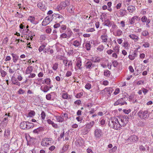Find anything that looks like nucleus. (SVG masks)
I'll list each match as a JSON object with an SVG mask.
<instances>
[{
    "label": "nucleus",
    "instance_id": "obj_1",
    "mask_svg": "<svg viewBox=\"0 0 153 153\" xmlns=\"http://www.w3.org/2000/svg\"><path fill=\"white\" fill-rule=\"evenodd\" d=\"M108 125L111 128L116 130L120 129L119 120L116 117H114L110 120Z\"/></svg>",
    "mask_w": 153,
    "mask_h": 153
},
{
    "label": "nucleus",
    "instance_id": "obj_2",
    "mask_svg": "<svg viewBox=\"0 0 153 153\" xmlns=\"http://www.w3.org/2000/svg\"><path fill=\"white\" fill-rule=\"evenodd\" d=\"M53 140L51 138H43L41 142V145L44 147H47L51 144Z\"/></svg>",
    "mask_w": 153,
    "mask_h": 153
},
{
    "label": "nucleus",
    "instance_id": "obj_3",
    "mask_svg": "<svg viewBox=\"0 0 153 153\" xmlns=\"http://www.w3.org/2000/svg\"><path fill=\"white\" fill-rule=\"evenodd\" d=\"M137 115L141 119L144 120L149 117V113L147 111L140 110L137 113Z\"/></svg>",
    "mask_w": 153,
    "mask_h": 153
},
{
    "label": "nucleus",
    "instance_id": "obj_4",
    "mask_svg": "<svg viewBox=\"0 0 153 153\" xmlns=\"http://www.w3.org/2000/svg\"><path fill=\"white\" fill-rule=\"evenodd\" d=\"M52 17H53V19H55L56 23H62L64 19L63 16L59 14L53 15Z\"/></svg>",
    "mask_w": 153,
    "mask_h": 153
},
{
    "label": "nucleus",
    "instance_id": "obj_5",
    "mask_svg": "<svg viewBox=\"0 0 153 153\" xmlns=\"http://www.w3.org/2000/svg\"><path fill=\"white\" fill-rule=\"evenodd\" d=\"M128 100V98L127 97H124L118 100L114 104V105H123L125 104L127 105V103L126 102Z\"/></svg>",
    "mask_w": 153,
    "mask_h": 153
},
{
    "label": "nucleus",
    "instance_id": "obj_6",
    "mask_svg": "<svg viewBox=\"0 0 153 153\" xmlns=\"http://www.w3.org/2000/svg\"><path fill=\"white\" fill-rule=\"evenodd\" d=\"M70 2L68 0H65L64 1L61 2L59 5L57 6V8L58 11L62 9H64L65 8L70 4Z\"/></svg>",
    "mask_w": 153,
    "mask_h": 153
},
{
    "label": "nucleus",
    "instance_id": "obj_7",
    "mask_svg": "<svg viewBox=\"0 0 153 153\" xmlns=\"http://www.w3.org/2000/svg\"><path fill=\"white\" fill-rule=\"evenodd\" d=\"M127 117H122L119 118V124L120 127L122 126H124L127 124L128 122Z\"/></svg>",
    "mask_w": 153,
    "mask_h": 153
},
{
    "label": "nucleus",
    "instance_id": "obj_8",
    "mask_svg": "<svg viewBox=\"0 0 153 153\" xmlns=\"http://www.w3.org/2000/svg\"><path fill=\"white\" fill-rule=\"evenodd\" d=\"M74 40V38H73L71 40V41H72L71 43L72 45L76 48H80L82 43L81 40L78 39L74 40Z\"/></svg>",
    "mask_w": 153,
    "mask_h": 153
},
{
    "label": "nucleus",
    "instance_id": "obj_9",
    "mask_svg": "<svg viewBox=\"0 0 153 153\" xmlns=\"http://www.w3.org/2000/svg\"><path fill=\"white\" fill-rule=\"evenodd\" d=\"M102 130L99 128L96 129L94 131V136L96 138H100L102 135Z\"/></svg>",
    "mask_w": 153,
    "mask_h": 153
},
{
    "label": "nucleus",
    "instance_id": "obj_10",
    "mask_svg": "<svg viewBox=\"0 0 153 153\" xmlns=\"http://www.w3.org/2000/svg\"><path fill=\"white\" fill-rule=\"evenodd\" d=\"M137 19L140 20V17L137 16H134L129 20V23L131 25H134Z\"/></svg>",
    "mask_w": 153,
    "mask_h": 153
},
{
    "label": "nucleus",
    "instance_id": "obj_11",
    "mask_svg": "<svg viewBox=\"0 0 153 153\" xmlns=\"http://www.w3.org/2000/svg\"><path fill=\"white\" fill-rule=\"evenodd\" d=\"M138 138L137 136L135 135H131L128 138V140H130L131 143H134L137 142L138 140Z\"/></svg>",
    "mask_w": 153,
    "mask_h": 153
},
{
    "label": "nucleus",
    "instance_id": "obj_12",
    "mask_svg": "<svg viewBox=\"0 0 153 153\" xmlns=\"http://www.w3.org/2000/svg\"><path fill=\"white\" fill-rule=\"evenodd\" d=\"M95 65L92 62L89 61L87 62L85 64V67L86 69H91L95 66Z\"/></svg>",
    "mask_w": 153,
    "mask_h": 153
},
{
    "label": "nucleus",
    "instance_id": "obj_13",
    "mask_svg": "<svg viewBox=\"0 0 153 153\" xmlns=\"http://www.w3.org/2000/svg\"><path fill=\"white\" fill-rule=\"evenodd\" d=\"M100 39H101V42L104 44H107L108 43V36L107 35H101L100 36Z\"/></svg>",
    "mask_w": 153,
    "mask_h": 153
},
{
    "label": "nucleus",
    "instance_id": "obj_14",
    "mask_svg": "<svg viewBox=\"0 0 153 153\" xmlns=\"http://www.w3.org/2000/svg\"><path fill=\"white\" fill-rule=\"evenodd\" d=\"M51 19L49 16L46 17L43 20L42 22V25L43 26H45L50 23Z\"/></svg>",
    "mask_w": 153,
    "mask_h": 153
},
{
    "label": "nucleus",
    "instance_id": "obj_15",
    "mask_svg": "<svg viewBox=\"0 0 153 153\" xmlns=\"http://www.w3.org/2000/svg\"><path fill=\"white\" fill-rule=\"evenodd\" d=\"M84 140L82 138H79L77 140L76 144L77 146H82L84 144Z\"/></svg>",
    "mask_w": 153,
    "mask_h": 153
},
{
    "label": "nucleus",
    "instance_id": "obj_16",
    "mask_svg": "<svg viewBox=\"0 0 153 153\" xmlns=\"http://www.w3.org/2000/svg\"><path fill=\"white\" fill-rule=\"evenodd\" d=\"M11 81L12 84L20 86V83L18 82L17 79L14 76H13L11 78Z\"/></svg>",
    "mask_w": 153,
    "mask_h": 153
},
{
    "label": "nucleus",
    "instance_id": "obj_17",
    "mask_svg": "<svg viewBox=\"0 0 153 153\" xmlns=\"http://www.w3.org/2000/svg\"><path fill=\"white\" fill-rule=\"evenodd\" d=\"M82 62L81 60H79L77 61L76 63V67L80 70H82Z\"/></svg>",
    "mask_w": 153,
    "mask_h": 153
},
{
    "label": "nucleus",
    "instance_id": "obj_18",
    "mask_svg": "<svg viewBox=\"0 0 153 153\" xmlns=\"http://www.w3.org/2000/svg\"><path fill=\"white\" fill-rule=\"evenodd\" d=\"M129 37L132 39L134 40V41H137L139 39L137 36L134 34H131L129 35Z\"/></svg>",
    "mask_w": 153,
    "mask_h": 153
},
{
    "label": "nucleus",
    "instance_id": "obj_19",
    "mask_svg": "<svg viewBox=\"0 0 153 153\" xmlns=\"http://www.w3.org/2000/svg\"><path fill=\"white\" fill-rule=\"evenodd\" d=\"M137 54L136 51H134L132 55H129L128 56V58L130 60H133L135 57H137Z\"/></svg>",
    "mask_w": 153,
    "mask_h": 153
},
{
    "label": "nucleus",
    "instance_id": "obj_20",
    "mask_svg": "<svg viewBox=\"0 0 153 153\" xmlns=\"http://www.w3.org/2000/svg\"><path fill=\"white\" fill-rule=\"evenodd\" d=\"M33 70V67L32 66H29L27 68L25 71L26 74H28L31 73Z\"/></svg>",
    "mask_w": 153,
    "mask_h": 153
},
{
    "label": "nucleus",
    "instance_id": "obj_21",
    "mask_svg": "<svg viewBox=\"0 0 153 153\" xmlns=\"http://www.w3.org/2000/svg\"><path fill=\"white\" fill-rule=\"evenodd\" d=\"M74 8L72 5L70 6L67 8V11L71 14H73L74 13Z\"/></svg>",
    "mask_w": 153,
    "mask_h": 153
},
{
    "label": "nucleus",
    "instance_id": "obj_22",
    "mask_svg": "<svg viewBox=\"0 0 153 153\" xmlns=\"http://www.w3.org/2000/svg\"><path fill=\"white\" fill-rule=\"evenodd\" d=\"M94 121H91L89 123L87 124L86 125V129H90L94 125Z\"/></svg>",
    "mask_w": 153,
    "mask_h": 153
},
{
    "label": "nucleus",
    "instance_id": "obj_23",
    "mask_svg": "<svg viewBox=\"0 0 153 153\" xmlns=\"http://www.w3.org/2000/svg\"><path fill=\"white\" fill-rule=\"evenodd\" d=\"M27 122L23 121L20 124V126L22 129H25L26 128L27 124Z\"/></svg>",
    "mask_w": 153,
    "mask_h": 153
},
{
    "label": "nucleus",
    "instance_id": "obj_24",
    "mask_svg": "<svg viewBox=\"0 0 153 153\" xmlns=\"http://www.w3.org/2000/svg\"><path fill=\"white\" fill-rule=\"evenodd\" d=\"M103 25L104 26L110 27L111 26V22H110L109 19H107L103 23Z\"/></svg>",
    "mask_w": 153,
    "mask_h": 153
},
{
    "label": "nucleus",
    "instance_id": "obj_25",
    "mask_svg": "<svg viewBox=\"0 0 153 153\" xmlns=\"http://www.w3.org/2000/svg\"><path fill=\"white\" fill-rule=\"evenodd\" d=\"M10 130L9 129L5 130L4 131V136L6 138H9L10 136Z\"/></svg>",
    "mask_w": 153,
    "mask_h": 153
},
{
    "label": "nucleus",
    "instance_id": "obj_26",
    "mask_svg": "<svg viewBox=\"0 0 153 153\" xmlns=\"http://www.w3.org/2000/svg\"><path fill=\"white\" fill-rule=\"evenodd\" d=\"M135 9V8L134 6L133 5H130L127 7V10L129 12L132 13Z\"/></svg>",
    "mask_w": 153,
    "mask_h": 153
},
{
    "label": "nucleus",
    "instance_id": "obj_27",
    "mask_svg": "<svg viewBox=\"0 0 153 153\" xmlns=\"http://www.w3.org/2000/svg\"><path fill=\"white\" fill-rule=\"evenodd\" d=\"M120 14L122 16L127 15V12L126 10H119Z\"/></svg>",
    "mask_w": 153,
    "mask_h": 153
},
{
    "label": "nucleus",
    "instance_id": "obj_28",
    "mask_svg": "<svg viewBox=\"0 0 153 153\" xmlns=\"http://www.w3.org/2000/svg\"><path fill=\"white\" fill-rule=\"evenodd\" d=\"M12 56L13 58V62L15 63L18 59L19 56L14 53H12Z\"/></svg>",
    "mask_w": 153,
    "mask_h": 153
},
{
    "label": "nucleus",
    "instance_id": "obj_29",
    "mask_svg": "<svg viewBox=\"0 0 153 153\" xmlns=\"http://www.w3.org/2000/svg\"><path fill=\"white\" fill-rule=\"evenodd\" d=\"M37 6L38 7L42 10L43 11H44L46 10V9L44 6V5L41 2L38 3L37 4Z\"/></svg>",
    "mask_w": 153,
    "mask_h": 153
},
{
    "label": "nucleus",
    "instance_id": "obj_30",
    "mask_svg": "<svg viewBox=\"0 0 153 153\" xmlns=\"http://www.w3.org/2000/svg\"><path fill=\"white\" fill-rule=\"evenodd\" d=\"M40 89L41 90L44 92H47L49 90V88L47 85L45 86L43 88L41 87Z\"/></svg>",
    "mask_w": 153,
    "mask_h": 153
},
{
    "label": "nucleus",
    "instance_id": "obj_31",
    "mask_svg": "<svg viewBox=\"0 0 153 153\" xmlns=\"http://www.w3.org/2000/svg\"><path fill=\"white\" fill-rule=\"evenodd\" d=\"M116 34L115 36H119L123 34V32L120 29H118L116 30Z\"/></svg>",
    "mask_w": 153,
    "mask_h": 153
},
{
    "label": "nucleus",
    "instance_id": "obj_32",
    "mask_svg": "<svg viewBox=\"0 0 153 153\" xmlns=\"http://www.w3.org/2000/svg\"><path fill=\"white\" fill-rule=\"evenodd\" d=\"M56 118L57 121L59 122H62L64 120V118L60 116H56Z\"/></svg>",
    "mask_w": 153,
    "mask_h": 153
},
{
    "label": "nucleus",
    "instance_id": "obj_33",
    "mask_svg": "<svg viewBox=\"0 0 153 153\" xmlns=\"http://www.w3.org/2000/svg\"><path fill=\"white\" fill-rule=\"evenodd\" d=\"M62 97L64 99H67L68 98L70 99L71 98L70 95L67 93H63Z\"/></svg>",
    "mask_w": 153,
    "mask_h": 153
},
{
    "label": "nucleus",
    "instance_id": "obj_34",
    "mask_svg": "<svg viewBox=\"0 0 153 153\" xmlns=\"http://www.w3.org/2000/svg\"><path fill=\"white\" fill-rule=\"evenodd\" d=\"M46 45L44 44H42L41 46H40L38 49L39 51L40 52H41L42 51H44L45 48L46 47Z\"/></svg>",
    "mask_w": 153,
    "mask_h": 153
},
{
    "label": "nucleus",
    "instance_id": "obj_35",
    "mask_svg": "<svg viewBox=\"0 0 153 153\" xmlns=\"http://www.w3.org/2000/svg\"><path fill=\"white\" fill-rule=\"evenodd\" d=\"M66 29V26L65 25H62L61 26L60 28L59 29V31L60 33H62L63 32V30H65Z\"/></svg>",
    "mask_w": 153,
    "mask_h": 153
},
{
    "label": "nucleus",
    "instance_id": "obj_36",
    "mask_svg": "<svg viewBox=\"0 0 153 153\" xmlns=\"http://www.w3.org/2000/svg\"><path fill=\"white\" fill-rule=\"evenodd\" d=\"M104 48V46L102 45H100L97 48V49L98 51L100 52L103 51Z\"/></svg>",
    "mask_w": 153,
    "mask_h": 153
},
{
    "label": "nucleus",
    "instance_id": "obj_37",
    "mask_svg": "<svg viewBox=\"0 0 153 153\" xmlns=\"http://www.w3.org/2000/svg\"><path fill=\"white\" fill-rule=\"evenodd\" d=\"M16 70L14 68H10L9 69V72L10 74H12L16 72Z\"/></svg>",
    "mask_w": 153,
    "mask_h": 153
},
{
    "label": "nucleus",
    "instance_id": "obj_38",
    "mask_svg": "<svg viewBox=\"0 0 153 153\" xmlns=\"http://www.w3.org/2000/svg\"><path fill=\"white\" fill-rule=\"evenodd\" d=\"M9 145L8 143H5L3 146V148L5 151L8 150L9 149Z\"/></svg>",
    "mask_w": 153,
    "mask_h": 153
},
{
    "label": "nucleus",
    "instance_id": "obj_39",
    "mask_svg": "<svg viewBox=\"0 0 153 153\" xmlns=\"http://www.w3.org/2000/svg\"><path fill=\"white\" fill-rule=\"evenodd\" d=\"M33 123L28 122L27 123V126L26 129H29L31 128V127H33Z\"/></svg>",
    "mask_w": 153,
    "mask_h": 153
},
{
    "label": "nucleus",
    "instance_id": "obj_40",
    "mask_svg": "<svg viewBox=\"0 0 153 153\" xmlns=\"http://www.w3.org/2000/svg\"><path fill=\"white\" fill-rule=\"evenodd\" d=\"M117 147L116 146H114L112 149H110L109 150V153H112L115 152L117 150Z\"/></svg>",
    "mask_w": 153,
    "mask_h": 153
},
{
    "label": "nucleus",
    "instance_id": "obj_41",
    "mask_svg": "<svg viewBox=\"0 0 153 153\" xmlns=\"http://www.w3.org/2000/svg\"><path fill=\"white\" fill-rule=\"evenodd\" d=\"M149 19H148L147 17L146 16H143L141 18V21L143 23L146 22H147V21Z\"/></svg>",
    "mask_w": 153,
    "mask_h": 153
},
{
    "label": "nucleus",
    "instance_id": "obj_42",
    "mask_svg": "<svg viewBox=\"0 0 153 153\" xmlns=\"http://www.w3.org/2000/svg\"><path fill=\"white\" fill-rule=\"evenodd\" d=\"M104 76L106 77H109L110 75V72L108 70H106L104 72Z\"/></svg>",
    "mask_w": 153,
    "mask_h": 153
},
{
    "label": "nucleus",
    "instance_id": "obj_43",
    "mask_svg": "<svg viewBox=\"0 0 153 153\" xmlns=\"http://www.w3.org/2000/svg\"><path fill=\"white\" fill-rule=\"evenodd\" d=\"M59 64L58 63L56 62L53 65L52 68L54 71H56L58 68Z\"/></svg>",
    "mask_w": 153,
    "mask_h": 153
},
{
    "label": "nucleus",
    "instance_id": "obj_44",
    "mask_svg": "<svg viewBox=\"0 0 153 153\" xmlns=\"http://www.w3.org/2000/svg\"><path fill=\"white\" fill-rule=\"evenodd\" d=\"M35 112L33 111H31L28 113V116L29 117H32L35 115Z\"/></svg>",
    "mask_w": 153,
    "mask_h": 153
},
{
    "label": "nucleus",
    "instance_id": "obj_45",
    "mask_svg": "<svg viewBox=\"0 0 153 153\" xmlns=\"http://www.w3.org/2000/svg\"><path fill=\"white\" fill-rule=\"evenodd\" d=\"M91 45L89 43H87L85 45V48L87 50L89 51L90 50Z\"/></svg>",
    "mask_w": 153,
    "mask_h": 153
},
{
    "label": "nucleus",
    "instance_id": "obj_46",
    "mask_svg": "<svg viewBox=\"0 0 153 153\" xmlns=\"http://www.w3.org/2000/svg\"><path fill=\"white\" fill-rule=\"evenodd\" d=\"M141 35L143 36H146L149 35V33L146 30H144L142 32Z\"/></svg>",
    "mask_w": 153,
    "mask_h": 153
},
{
    "label": "nucleus",
    "instance_id": "obj_47",
    "mask_svg": "<svg viewBox=\"0 0 153 153\" xmlns=\"http://www.w3.org/2000/svg\"><path fill=\"white\" fill-rule=\"evenodd\" d=\"M45 82L47 85H50L51 84V80L50 78H48L45 79Z\"/></svg>",
    "mask_w": 153,
    "mask_h": 153
},
{
    "label": "nucleus",
    "instance_id": "obj_48",
    "mask_svg": "<svg viewBox=\"0 0 153 153\" xmlns=\"http://www.w3.org/2000/svg\"><path fill=\"white\" fill-rule=\"evenodd\" d=\"M69 145L68 144H65L62 148V150L64 152L67 151L69 148Z\"/></svg>",
    "mask_w": 153,
    "mask_h": 153
},
{
    "label": "nucleus",
    "instance_id": "obj_49",
    "mask_svg": "<svg viewBox=\"0 0 153 153\" xmlns=\"http://www.w3.org/2000/svg\"><path fill=\"white\" fill-rule=\"evenodd\" d=\"M46 34L42 35L40 36V39L42 41H43L45 40L46 39Z\"/></svg>",
    "mask_w": 153,
    "mask_h": 153
},
{
    "label": "nucleus",
    "instance_id": "obj_50",
    "mask_svg": "<svg viewBox=\"0 0 153 153\" xmlns=\"http://www.w3.org/2000/svg\"><path fill=\"white\" fill-rule=\"evenodd\" d=\"M28 20L30 21L32 23H35V18L34 17H32L31 16H30L29 18L28 19Z\"/></svg>",
    "mask_w": 153,
    "mask_h": 153
},
{
    "label": "nucleus",
    "instance_id": "obj_51",
    "mask_svg": "<svg viewBox=\"0 0 153 153\" xmlns=\"http://www.w3.org/2000/svg\"><path fill=\"white\" fill-rule=\"evenodd\" d=\"M41 131V128H39L36 129H34L33 131V132L35 134H38Z\"/></svg>",
    "mask_w": 153,
    "mask_h": 153
},
{
    "label": "nucleus",
    "instance_id": "obj_52",
    "mask_svg": "<svg viewBox=\"0 0 153 153\" xmlns=\"http://www.w3.org/2000/svg\"><path fill=\"white\" fill-rule=\"evenodd\" d=\"M68 37L67 34L65 33H62L60 35V38L61 39L62 38H66Z\"/></svg>",
    "mask_w": 153,
    "mask_h": 153
},
{
    "label": "nucleus",
    "instance_id": "obj_53",
    "mask_svg": "<svg viewBox=\"0 0 153 153\" xmlns=\"http://www.w3.org/2000/svg\"><path fill=\"white\" fill-rule=\"evenodd\" d=\"M139 149L141 151L144 152L146 150L145 147L142 145H141L139 146Z\"/></svg>",
    "mask_w": 153,
    "mask_h": 153
},
{
    "label": "nucleus",
    "instance_id": "obj_54",
    "mask_svg": "<svg viewBox=\"0 0 153 153\" xmlns=\"http://www.w3.org/2000/svg\"><path fill=\"white\" fill-rule=\"evenodd\" d=\"M91 84L88 83L85 85V88L88 90H89L91 88Z\"/></svg>",
    "mask_w": 153,
    "mask_h": 153
},
{
    "label": "nucleus",
    "instance_id": "obj_55",
    "mask_svg": "<svg viewBox=\"0 0 153 153\" xmlns=\"http://www.w3.org/2000/svg\"><path fill=\"white\" fill-rule=\"evenodd\" d=\"M123 45L125 48L128 49V48L129 47L128 46V43L127 41H125L123 43Z\"/></svg>",
    "mask_w": 153,
    "mask_h": 153
},
{
    "label": "nucleus",
    "instance_id": "obj_56",
    "mask_svg": "<svg viewBox=\"0 0 153 153\" xmlns=\"http://www.w3.org/2000/svg\"><path fill=\"white\" fill-rule=\"evenodd\" d=\"M25 91L22 88H20L18 91V93L19 94H24L25 93Z\"/></svg>",
    "mask_w": 153,
    "mask_h": 153
},
{
    "label": "nucleus",
    "instance_id": "obj_57",
    "mask_svg": "<svg viewBox=\"0 0 153 153\" xmlns=\"http://www.w3.org/2000/svg\"><path fill=\"white\" fill-rule=\"evenodd\" d=\"M102 35H107V30L105 29H104L102 30H101Z\"/></svg>",
    "mask_w": 153,
    "mask_h": 153
},
{
    "label": "nucleus",
    "instance_id": "obj_58",
    "mask_svg": "<svg viewBox=\"0 0 153 153\" xmlns=\"http://www.w3.org/2000/svg\"><path fill=\"white\" fill-rule=\"evenodd\" d=\"M0 71V73H1V76L2 77L5 76L7 74V73L4 70H1Z\"/></svg>",
    "mask_w": 153,
    "mask_h": 153
},
{
    "label": "nucleus",
    "instance_id": "obj_59",
    "mask_svg": "<svg viewBox=\"0 0 153 153\" xmlns=\"http://www.w3.org/2000/svg\"><path fill=\"white\" fill-rule=\"evenodd\" d=\"M41 115L42 119L44 120L45 119L46 116V115L45 112L43 111H42L41 114Z\"/></svg>",
    "mask_w": 153,
    "mask_h": 153
},
{
    "label": "nucleus",
    "instance_id": "obj_60",
    "mask_svg": "<svg viewBox=\"0 0 153 153\" xmlns=\"http://www.w3.org/2000/svg\"><path fill=\"white\" fill-rule=\"evenodd\" d=\"M83 93H80L77 94L76 95V97L77 98H79L82 96Z\"/></svg>",
    "mask_w": 153,
    "mask_h": 153
},
{
    "label": "nucleus",
    "instance_id": "obj_61",
    "mask_svg": "<svg viewBox=\"0 0 153 153\" xmlns=\"http://www.w3.org/2000/svg\"><path fill=\"white\" fill-rule=\"evenodd\" d=\"M51 94H47V95H46V99L48 100H50L51 99Z\"/></svg>",
    "mask_w": 153,
    "mask_h": 153
},
{
    "label": "nucleus",
    "instance_id": "obj_62",
    "mask_svg": "<svg viewBox=\"0 0 153 153\" xmlns=\"http://www.w3.org/2000/svg\"><path fill=\"white\" fill-rule=\"evenodd\" d=\"M30 74V75L28 76L29 78H33L34 77L36 76V74L34 73H29Z\"/></svg>",
    "mask_w": 153,
    "mask_h": 153
},
{
    "label": "nucleus",
    "instance_id": "obj_63",
    "mask_svg": "<svg viewBox=\"0 0 153 153\" xmlns=\"http://www.w3.org/2000/svg\"><path fill=\"white\" fill-rule=\"evenodd\" d=\"M143 46L145 48H148L149 46V44L147 42H145L143 44Z\"/></svg>",
    "mask_w": 153,
    "mask_h": 153
},
{
    "label": "nucleus",
    "instance_id": "obj_64",
    "mask_svg": "<svg viewBox=\"0 0 153 153\" xmlns=\"http://www.w3.org/2000/svg\"><path fill=\"white\" fill-rule=\"evenodd\" d=\"M113 65L114 67H116L118 65V62L116 61H114L112 62Z\"/></svg>",
    "mask_w": 153,
    "mask_h": 153
}]
</instances>
